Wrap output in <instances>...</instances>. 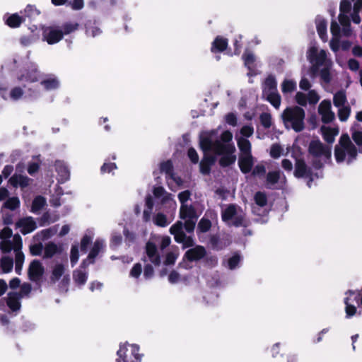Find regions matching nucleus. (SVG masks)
I'll list each match as a JSON object with an SVG mask.
<instances>
[{
    "label": "nucleus",
    "mask_w": 362,
    "mask_h": 362,
    "mask_svg": "<svg viewBox=\"0 0 362 362\" xmlns=\"http://www.w3.org/2000/svg\"><path fill=\"white\" fill-rule=\"evenodd\" d=\"M206 255V250L202 246H196L188 250L184 257L189 261H197L204 257Z\"/></svg>",
    "instance_id": "cd10ccee"
},
{
    "label": "nucleus",
    "mask_w": 362,
    "mask_h": 362,
    "mask_svg": "<svg viewBox=\"0 0 362 362\" xmlns=\"http://www.w3.org/2000/svg\"><path fill=\"white\" fill-rule=\"evenodd\" d=\"M30 179L27 176L14 174L9 179V183L14 187H20L24 188L29 185Z\"/></svg>",
    "instance_id": "f704fd0d"
},
{
    "label": "nucleus",
    "mask_w": 362,
    "mask_h": 362,
    "mask_svg": "<svg viewBox=\"0 0 362 362\" xmlns=\"http://www.w3.org/2000/svg\"><path fill=\"white\" fill-rule=\"evenodd\" d=\"M44 273V267L39 260L31 262L28 269L29 278L33 281H39Z\"/></svg>",
    "instance_id": "b1692460"
},
{
    "label": "nucleus",
    "mask_w": 362,
    "mask_h": 362,
    "mask_svg": "<svg viewBox=\"0 0 362 362\" xmlns=\"http://www.w3.org/2000/svg\"><path fill=\"white\" fill-rule=\"evenodd\" d=\"M334 157L338 163L350 164L356 159V148L347 134H342L335 146Z\"/></svg>",
    "instance_id": "0eeeda50"
},
{
    "label": "nucleus",
    "mask_w": 362,
    "mask_h": 362,
    "mask_svg": "<svg viewBox=\"0 0 362 362\" xmlns=\"http://www.w3.org/2000/svg\"><path fill=\"white\" fill-rule=\"evenodd\" d=\"M282 151L283 149L281 146L278 144H274L271 147L270 155L274 158H278L281 155Z\"/></svg>",
    "instance_id": "0e129e2a"
},
{
    "label": "nucleus",
    "mask_w": 362,
    "mask_h": 362,
    "mask_svg": "<svg viewBox=\"0 0 362 362\" xmlns=\"http://www.w3.org/2000/svg\"><path fill=\"white\" fill-rule=\"evenodd\" d=\"M22 16L32 19L39 15L40 12L33 6L28 5L23 12H21Z\"/></svg>",
    "instance_id": "8fccbe9b"
},
{
    "label": "nucleus",
    "mask_w": 362,
    "mask_h": 362,
    "mask_svg": "<svg viewBox=\"0 0 362 362\" xmlns=\"http://www.w3.org/2000/svg\"><path fill=\"white\" fill-rule=\"evenodd\" d=\"M78 23H66L62 26V30L64 35L70 34L78 28Z\"/></svg>",
    "instance_id": "6e6d98bb"
},
{
    "label": "nucleus",
    "mask_w": 362,
    "mask_h": 362,
    "mask_svg": "<svg viewBox=\"0 0 362 362\" xmlns=\"http://www.w3.org/2000/svg\"><path fill=\"white\" fill-rule=\"evenodd\" d=\"M315 24L317 31L322 41H327V21L321 16H317L315 18Z\"/></svg>",
    "instance_id": "2f4dec72"
},
{
    "label": "nucleus",
    "mask_w": 362,
    "mask_h": 362,
    "mask_svg": "<svg viewBox=\"0 0 362 362\" xmlns=\"http://www.w3.org/2000/svg\"><path fill=\"white\" fill-rule=\"evenodd\" d=\"M105 248V242L104 240L98 238L95 240L87 258L88 263L93 264L95 262L96 257L100 253L103 252Z\"/></svg>",
    "instance_id": "393cba45"
},
{
    "label": "nucleus",
    "mask_w": 362,
    "mask_h": 362,
    "mask_svg": "<svg viewBox=\"0 0 362 362\" xmlns=\"http://www.w3.org/2000/svg\"><path fill=\"white\" fill-rule=\"evenodd\" d=\"M282 118L286 129L300 132L305 128V111L301 107H287L282 113Z\"/></svg>",
    "instance_id": "6e6552de"
},
{
    "label": "nucleus",
    "mask_w": 362,
    "mask_h": 362,
    "mask_svg": "<svg viewBox=\"0 0 362 362\" xmlns=\"http://www.w3.org/2000/svg\"><path fill=\"white\" fill-rule=\"evenodd\" d=\"M178 250L177 248L172 249L166 254L164 264L166 265L173 264L178 257Z\"/></svg>",
    "instance_id": "3c124183"
},
{
    "label": "nucleus",
    "mask_w": 362,
    "mask_h": 362,
    "mask_svg": "<svg viewBox=\"0 0 362 362\" xmlns=\"http://www.w3.org/2000/svg\"><path fill=\"white\" fill-rule=\"evenodd\" d=\"M42 39L49 45H53L59 42L63 36L62 29L57 26H43Z\"/></svg>",
    "instance_id": "a211bd4d"
},
{
    "label": "nucleus",
    "mask_w": 362,
    "mask_h": 362,
    "mask_svg": "<svg viewBox=\"0 0 362 362\" xmlns=\"http://www.w3.org/2000/svg\"><path fill=\"white\" fill-rule=\"evenodd\" d=\"M58 226H54L53 227L42 230L41 233L43 238L47 239L56 234Z\"/></svg>",
    "instance_id": "338daca9"
},
{
    "label": "nucleus",
    "mask_w": 362,
    "mask_h": 362,
    "mask_svg": "<svg viewBox=\"0 0 362 362\" xmlns=\"http://www.w3.org/2000/svg\"><path fill=\"white\" fill-rule=\"evenodd\" d=\"M351 4L348 0H342L340 3L339 15V21L342 26V33L344 36L348 37L351 34L349 12L351 11Z\"/></svg>",
    "instance_id": "2eb2a0df"
},
{
    "label": "nucleus",
    "mask_w": 362,
    "mask_h": 362,
    "mask_svg": "<svg viewBox=\"0 0 362 362\" xmlns=\"http://www.w3.org/2000/svg\"><path fill=\"white\" fill-rule=\"evenodd\" d=\"M67 267V259L65 258L64 262H57L54 265L52 272L51 279L53 281H58L64 274Z\"/></svg>",
    "instance_id": "72a5a7b5"
},
{
    "label": "nucleus",
    "mask_w": 362,
    "mask_h": 362,
    "mask_svg": "<svg viewBox=\"0 0 362 362\" xmlns=\"http://www.w3.org/2000/svg\"><path fill=\"white\" fill-rule=\"evenodd\" d=\"M122 237L119 233H112L111 235L110 247H117L121 244Z\"/></svg>",
    "instance_id": "e2e57ef3"
},
{
    "label": "nucleus",
    "mask_w": 362,
    "mask_h": 362,
    "mask_svg": "<svg viewBox=\"0 0 362 362\" xmlns=\"http://www.w3.org/2000/svg\"><path fill=\"white\" fill-rule=\"evenodd\" d=\"M338 108V117L341 122H345L348 119L351 114V108L349 105H344Z\"/></svg>",
    "instance_id": "09e8293b"
},
{
    "label": "nucleus",
    "mask_w": 362,
    "mask_h": 362,
    "mask_svg": "<svg viewBox=\"0 0 362 362\" xmlns=\"http://www.w3.org/2000/svg\"><path fill=\"white\" fill-rule=\"evenodd\" d=\"M321 68L320 71L321 79L326 83H329L332 78L330 71L332 66H322Z\"/></svg>",
    "instance_id": "864d4df0"
},
{
    "label": "nucleus",
    "mask_w": 362,
    "mask_h": 362,
    "mask_svg": "<svg viewBox=\"0 0 362 362\" xmlns=\"http://www.w3.org/2000/svg\"><path fill=\"white\" fill-rule=\"evenodd\" d=\"M58 247L57 245L54 243H49L47 244L44 250V257H52L54 255H55L57 252Z\"/></svg>",
    "instance_id": "5fc2aeb1"
},
{
    "label": "nucleus",
    "mask_w": 362,
    "mask_h": 362,
    "mask_svg": "<svg viewBox=\"0 0 362 362\" xmlns=\"http://www.w3.org/2000/svg\"><path fill=\"white\" fill-rule=\"evenodd\" d=\"M21 296L18 293H9L7 296V305L12 312H18L20 310L21 305L20 303Z\"/></svg>",
    "instance_id": "473e14b6"
},
{
    "label": "nucleus",
    "mask_w": 362,
    "mask_h": 362,
    "mask_svg": "<svg viewBox=\"0 0 362 362\" xmlns=\"http://www.w3.org/2000/svg\"><path fill=\"white\" fill-rule=\"evenodd\" d=\"M309 153L313 157V166L320 169L323 164L331 158V149L324 145L320 140H313L308 147Z\"/></svg>",
    "instance_id": "9d476101"
},
{
    "label": "nucleus",
    "mask_w": 362,
    "mask_h": 362,
    "mask_svg": "<svg viewBox=\"0 0 362 362\" xmlns=\"http://www.w3.org/2000/svg\"><path fill=\"white\" fill-rule=\"evenodd\" d=\"M139 351V347L136 344H121L117 352L116 362H141L142 356Z\"/></svg>",
    "instance_id": "f8f14e48"
},
{
    "label": "nucleus",
    "mask_w": 362,
    "mask_h": 362,
    "mask_svg": "<svg viewBox=\"0 0 362 362\" xmlns=\"http://www.w3.org/2000/svg\"><path fill=\"white\" fill-rule=\"evenodd\" d=\"M321 132L323 139L327 143L332 144L334 142L335 136L339 134V129L337 127L322 126Z\"/></svg>",
    "instance_id": "c9c22d12"
},
{
    "label": "nucleus",
    "mask_w": 362,
    "mask_h": 362,
    "mask_svg": "<svg viewBox=\"0 0 362 362\" xmlns=\"http://www.w3.org/2000/svg\"><path fill=\"white\" fill-rule=\"evenodd\" d=\"M89 264L88 260H83L79 268L74 271L73 279L77 286H82L86 284L88 276L87 267Z\"/></svg>",
    "instance_id": "6ab92c4d"
},
{
    "label": "nucleus",
    "mask_w": 362,
    "mask_h": 362,
    "mask_svg": "<svg viewBox=\"0 0 362 362\" xmlns=\"http://www.w3.org/2000/svg\"><path fill=\"white\" fill-rule=\"evenodd\" d=\"M55 169L58 174V180L59 182L64 183L70 177V172L68 167L63 161L57 160L55 162Z\"/></svg>",
    "instance_id": "c85d7f7f"
},
{
    "label": "nucleus",
    "mask_w": 362,
    "mask_h": 362,
    "mask_svg": "<svg viewBox=\"0 0 362 362\" xmlns=\"http://www.w3.org/2000/svg\"><path fill=\"white\" fill-rule=\"evenodd\" d=\"M16 227L19 229L23 235H26L35 230L37 226L32 217H25L20 218L16 223Z\"/></svg>",
    "instance_id": "5701e85b"
},
{
    "label": "nucleus",
    "mask_w": 362,
    "mask_h": 362,
    "mask_svg": "<svg viewBox=\"0 0 362 362\" xmlns=\"http://www.w3.org/2000/svg\"><path fill=\"white\" fill-rule=\"evenodd\" d=\"M3 206L11 211L19 208L20 200L17 197H8L4 203Z\"/></svg>",
    "instance_id": "de8ad7c7"
},
{
    "label": "nucleus",
    "mask_w": 362,
    "mask_h": 362,
    "mask_svg": "<svg viewBox=\"0 0 362 362\" xmlns=\"http://www.w3.org/2000/svg\"><path fill=\"white\" fill-rule=\"evenodd\" d=\"M6 23L11 28H18L21 24L25 21L23 16H20L18 13H13L12 15H5L4 17Z\"/></svg>",
    "instance_id": "4c0bfd02"
},
{
    "label": "nucleus",
    "mask_w": 362,
    "mask_h": 362,
    "mask_svg": "<svg viewBox=\"0 0 362 362\" xmlns=\"http://www.w3.org/2000/svg\"><path fill=\"white\" fill-rule=\"evenodd\" d=\"M45 199L42 197H37L34 199L32 204V211L37 212L45 205Z\"/></svg>",
    "instance_id": "603ef678"
},
{
    "label": "nucleus",
    "mask_w": 362,
    "mask_h": 362,
    "mask_svg": "<svg viewBox=\"0 0 362 362\" xmlns=\"http://www.w3.org/2000/svg\"><path fill=\"white\" fill-rule=\"evenodd\" d=\"M362 9V0H356L354 4L353 12L351 14V20L354 23L358 24L361 22L359 13Z\"/></svg>",
    "instance_id": "c03bdc74"
},
{
    "label": "nucleus",
    "mask_w": 362,
    "mask_h": 362,
    "mask_svg": "<svg viewBox=\"0 0 362 362\" xmlns=\"http://www.w3.org/2000/svg\"><path fill=\"white\" fill-rule=\"evenodd\" d=\"M346 297L344 298L346 304V314L347 317H350L356 313V308L354 303L358 306H362V288L357 291H349L346 293Z\"/></svg>",
    "instance_id": "dca6fc26"
},
{
    "label": "nucleus",
    "mask_w": 362,
    "mask_h": 362,
    "mask_svg": "<svg viewBox=\"0 0 362 362\" xmlns=\"http://www.w3.org/2000/svg\"><path fill=\"white\" fill-rule=\"evenodd\" d=\"M281 87L283 94L286 96L296 90L297 84L295 81L286 78L282 82Z\"/></svg>",
    "instance_id": "a19ab883"
},
{
    "label": "nucleus",
    "mask_w": 362,
    "mask_h": 362,
    "mask_svg": "<svg viewBox=\"0 0 362 362\" xmlns=\"http://www.w3.org/2000/svg\"><path fill=\"white\" fill-rule=\"evenodd\" d=\"M352 138L358 146L359 152L362 153V132L358 131L355 127L352 128Z\"/></svg>",
    "instance_id": "4d7b16f0"
},
{
    "label": "nucleus",
    "mask_w": 362,
    "mask_h": 362,
    "mask_svg": "<svg viewBox=\"0 0 362 362\" xmlns=\"http://www.w3.org/2000/svg\"><path fill=\"white\" fill-rule=\"evenodd\" d=\"M255 205L252 207L254 214L263 216L267 213V199L264 193L258 192L255 195Z\"/></svg>",
    "instance_id": "4be33fe9"
},
{
    "label": "nucleus",
    "mask_w": 362,
    "mask_h": 362,
    "mask_svg": "<svg viewBox=\"0 0 362 362\" xmlns=\"http://www.w3.org/2000/svg\"><path fill=\"white\" fill-rule=\"evenodd\" d=\"M221 218L228 226H246L248 223L245 212L240 206L235 204L222 206Z\"/></svg>",
    "instance_id": "1a4fd4ad"
},
{
    "label": "nucleus",
    "mask_w": 362,
    "mask_h": 362,
    "mask_svg": "<svg viewBox=\"0 0 362 362\" xmlns=\"http://www.w3.org/2000/svg\"><path fill=\"white\" fill-rule=\"evenodd\" d=\"M267 182L270 187L276 184H284L286 182V177L279 170L269 172L267 176Z\"/></svg>",
    "instance_id": "7c9ffc66"
},
{
    "label": "nucleus",
    "mask_w": 362,
    "mask_h": 362,
    "mask_svg": "<svg viewBox=\"0 0 362 362\" xmlns=\"http://www.w3.org/2000/svg\"><path fill=\"white\" fill-rule=\"evenodd\" d=\"M187 156L192 163L196 164L199 162V156L194 148H190L188 149Z\"/></svg>",
    "instance_id": "774afa93"
},
{
    "label": "nucleus",
    "mask_w": 362,
    "mask_h": 362,
    "mask_svg": "<svg viewBox=\"0 0 362 362\" xmlns=\"http://www.w3.org/2000/svg\"><path fill=\"white\" fill-rule=\"evenodd\" d=\"M238 146L241 151V156L251 155V144L244 137L236 136Z\"/></svg>",
    "instance_id": "58836bf2"
},
{
    "label": "nucleus",
    "mask_w": 362,
    "mask_h": 362,
    "mask_svg": "<svg viewBox=\"0 0 362 362\" xmlns=\"http://www.w3.org/2000/svg\"><path fill=\"white\" fill-rule=\"evenodd\" d=\"M211 226V221L206 218H202L199 224H198V230L201 232H206L208 231Z\"/></svg>",
    "instance_id": "bf43d9fd"
},
{
    "label": "nucleus",
    "mask_w": 362,
    "mask_h": 362,
    "mask_svg": "<svg viewBox=\"0 0 362 362\" xmlns=\"http://www.w3.org/2000/svg\"><path fill=\"white\" fill-rule=\"evenodd\" d=\"M40 78V74L37 65L30 63L17 76L18 81L21 83L23 86H15L8 90L6 87L0 85V95L5 100H37L41 96L40 86L31 84L38 81Z\"/></svg>",
    "instance_id": "7ed1b4c3"
},
{
    "label": "nucleus",
    "mask_w": 362,
    "mask_h": 362,
    "mask_svg": "<svg viewBox=\"0 0 362 362\" xmlns=\"http://www.w3.org/2000/svg\"><path fill=\"white\" fill-rule=\"evenodd\" d=\"M294 175L297 177L309 178L308 182V185L309 187H310V183L315 179V177H319L317 173L314 174L312 171V169L308 167L305 161L301 158L296 159V168Z\"/></svg>",
    "instance_id": "f3484780"
},
{
    "label": "nucleus",
    "mask_w": 362,
    "mask_h": 362,
    "mask_svg": "<svg viewBox=\"0 0 362 362\" xmlns=\"http://www.w3.org/2000/svg\"><path fill=\"white\" fill-rule=\"evenodd\" d=\"M153 192L158 202V209L164 210L170 214L171 216H173L177 209V204L172 195L168 193L162 187H155ZM173 218V217L168 220L165 215L159 212L153 217V221L158 226L165 227L171 222Z\"/></svg>",
    "instance_id": "39448f33"
},
{
    "label": "nucleus",
    "mask_w": 362,
    "mask_h": 362,
    "mask_svg": "<svg viewBox=\"0 0 362 362\" xmlns=\"http://www.w3.org/2000/svg\"><path fill=\"white\" fill-rule=\"evenodd\" d=\"M253 160L252 155L240 156L238 164L243 173H247L250 172L254 163Z\"/></svg>",
    "instance_id": "e433bc0d"
},
{
    "label": "nucleus",
    "mask_w": 362,
    "mask_h": 362,
    "mask_svg": "<svg viewBox=\"0 0 362 362\" xmlns=\"http://www.w3.org/2000/svg\"><path fill=\"white\" fill-rule=\"evenodd\" d=\"M262 94L275 108H279L281 96L277 90L276 80L273 75H269L265 78L262 84Z\"/></svg>",
    "instance_id": "9b49d317"
},
{
    "label": "nucleus",
    "mask_w": 362,
    "mask_h": 362,
    "mask_svg": "<svg viewBox=\"0 0 362 362\" xmlns=\"http://www.w3.org/2000/svg\"><path fill=\"white\" fill-rule=\"evenodd\" d=\"M146 209L144 211L143 218L145 221H148L151 219V213L153 208V202L151 195L146 198Z\"/></svg>",
    "instance_id": "a18cd8bd"
},
{
    "label": "nucleus",
    "mask_w": 362,
    "mask_h": 362,
    "mask_svg": "<svg viewBox=\"0 0 362 362\" xmlns=\"http://www.w3.org/2000/svg\"><path fill=\"white\" fill-rule=\"evenodd\" d=\"M200 146L204 152V157L200 162V172L208 175L216 157H220L221 166H228L235 163V147L233 142V134L230 131L219 133V129L204 133L200 137Z\"/></svg>",
    "instance_id": "f257e3e1"
},
{
    "label": "nucleus",
    "mask_w": 362,
    "mask_h": 362,
    "mask_svg": "<svg viewBox=\"0 0 362 362\" xmlns=\"http://www.w3.org/2000/svg\"><path fill=\"white\" fill-rule=\"evenodd\" d=\"M243 59L245 66L249 69L248 76H253L256 74L255 69L257 66L256 59L254 54L250 51H246L243 55Z\"/></svg>",
    "instance_id": "c756f323"
},
{
    "label": "nucleus",
    "mask_w": 362,
    "mask_h": 362,
    "mask_svg": "<svg viewBox=\"0 0 362 362\" xmlns=\"http://www.w3.org/2000/svg\"><path fill=\"white\" fill-rule=\"evenodd\" d=\"M78 258V247L77 245H73L71 250L70 256V260L72 267H74L77 263Z\"/></svg>",
    "instance_id": "13d9d810"
},
{
    "label": "nucleus",
    "mask_w": 362,
    "mask_h": 362,
    "mask_svg": "<svg viewBox=\"0 0 362 362\" xmlns=\"http://www.w3.org/2000/svg\"><path fill=\"white\" fill-rule=\"evenodd\" d=\"M36 86H40V90L42 92L41 88L42 87L44 90L50 91L54 90L59 88L60 82L58 78L54 75H49L43 78L40 84H37Z\"/></svg>",
    "instance_id": "a878e982"
},
{
    "label": "nucleus",
    "mask_w": 362,
    "mask_h": 362,
    "mask_svg": "<svg viewBox=\"0 0 362 362\" xmlns=\"http://www.w3.org/2000/svg\"><path fill=\"white\" fill-rule=\"evenodd\" d=\"M330 30L332 35V38L329 42L331 49L335 53L340 48L343 50H348L351 44L348 40L340 41V36L344 35L342 33V28L341 29L337 21H333L332 22Z\"/></svg>",
    "instance_id": "ddd939ff"
},
{
    "label": "nucleus",
    "mask_w": 362,
    "mask_h": 362,
    "mask_svg": "<svg viewBox=\"0 0 362 362\" xmlns=\"http://www.w3.org/2000/svg\"><path fill=\"white\" fill-rule=\"evenodd\" d=\"M333 103L336 107L349 105L347 103L346 95L344 91L339 90L334 95Z\"/></svg>",
    "instance_id": "37998d69"
},
{
    "label": "nucleus",
    "mask_w": 362,
    "mask_h": 362,
    "mask_svg": "<svg viewBox=\"0 0 362 362\" xmlns=\"http://www.w3.org/2000/svg\"><path fill=\"white\" fill-rule=\"evenodd\" d=\"M254 132V128L252 125H245L240 129V134L242 137H250Z\"/></svg>",
    "instance_id": "69168bd1"
},
{
    "label": "nucleus",
    "mask_w": 362,
    "mask_h": 362,
    "mask_svg": "<svg viewBox=\"0 0 362 362\" xmlns=\"http://www.w3.org/2000/svg\"><path fill=\"white\" fill-rule=\"evenodd\" d=\"M160 170L162 173H165L168 180H172L178 185L182 184V180L173 173V163L170 160L161 163ZM168 182H169V181Z\"/></svg>",
    "instance_id": "bb28decb"
},
{
    "label": "nucleus",
    "mask_w": 362,
    "mask_h": 362,
    "mask_svg": "<svg viewBox=\"0 0 362 362\" xmlns=\"http://www.w3.org/2000/svg\"><path fill=\"white\" fill-rule=\"evenodd\" d=\"M94 230L93 229H88L86 230L83 237L81 241V251L86 252L90 242L92 241L94 236Z\"/></svg>",
    "instance_id": "79ce46f5"
},
{
    "label": "nucleus",
    "mask_w": 362,
    "mask_h": 362,
    "mask_svg": "<svg viewBox=\"0 0 362 362\" xmlns=\"http://www.w3.org/2000/svg\"><path fill=\"white\" fill-rule=\"evenodd\" d=\"M307 57L313 66L317 68L332 66V62L327 58V52L324 49L318 50L317 47H311L308 51Z\"/></svg>",
    "instance_id": "4468645a"
},
{
    "label": "nucleus",
    "mask_w": 362,
    "mask_h": 362,
    "mask_svg": "<svg viewBox=\"0 0 362 362\" xmlns=\"http://www.w3.org/2000/svg\"><path fill=\"white\" fill-rule=\"evenodd\" d=\"M142 272V265L140 263H136L134 265L130 271L129 275L132 278L138 279Z\"/></svg>",
    "instance_id": "680f3d73"
},
{
    "label": "nucleus",
    "mask_w": 362,
    "mask_h": 362,
    "mask_svg": "<svg viewBox=\"0 0 362 362\" xmlns=\"http://www.w3.org/2000/svg\"><path fill=\"white\" fill-rule=\"evenodd\" d=\"M295 98L298 105L306 106L308 103L313 105L317 103L320 96L315 90H312L307 95L302 92H298L296 94Z\"/></svg>",
    "instance_id": "412c9836"
},
{
    "label": "nucleus",
    "mask_w": 362,
    "mask_h": 362,
    "mask_svg": "<svg viewBox=\"0 0 362 362\" xmlns=\"http://www.w3.org/2000/svg\"><path fill=\"white\" fill-rule=\"evenodd\" d=\"M228 45L227 39L218 36L212 43L211 52L214 53L221 52L225 50Z\"/></svg>",
    "instance_id": "ea45409f"
},
{
    "label": "nucleus",
    "mask_w": 362,
    "mask_h": 362,
    "mask_svg": "<svg viewBox=\"0 0 362 362\" xmlns=\"http://www.w3.org/2000/svg\"><path fill=\"white\" fill-rule=\"evenodd\" d=\"M180 217L185 221V224L180 221H177L170 227V232L177 243H182L185 247H190L192 245V240L185 235L184 228L188 233L194 230L197 218L194 208L189 204H181Z\"/></svg>",
    "instance_id": "20e7f679"
},
{
    "label": "nucleus",
    "mask_w": 362,
    "mask_h": 362,
    "mask_svg": "<svg viewBox=\"0 0 362 362\" xmlns=\"http://www.w3.org/2000/svg\"><path fill=\"white\" fill-rule=\"evenodd\" d=\"M318 112L324 123H329L335 118V115L332 110V104L330 100H322L318 107Z\"/></svg>",
    "instance_id": "aec40b11"
},
{
    "label": "nucleus",
    "mask_w": 362,
    "mask_h": 362,
    "mask_svg": "<svg viewBox=\"0 0 362 362\" xmlns=\"http://www.w3.org/2000/svg\"><path fill=\"white\" fill-rule=\"evenodd\" d=\"M22 247L23 242L20 235H13L12 230L8 227L0 231V250L3 254L0 259L1 274L12 272L14 264L16 274H21L25 262Z\"/></svg>",
    "instance_id": "f03ea898"
},
{
    "label": "nucleus",
    "mask_w": 362,
    "mask_h": 362,
    "mask_svg": "<svg viewBox=\"0 0 362 362\" xmlns=\"http://www.w3.org/2000/svg\"><path fill=\"white\" fill-rule=\"evenodd\" d=\"M242 261L241 256L235 253L226 260V267L230 269H235L238 267Z\"/></svg>",
    "instance_id": "49530a36"
},
{
    "label": "nucleus",
    "mask_w": 362,
    "mask_h": 362,
    "mask_svg": "<svg viewBox=\"0 0 362 362\" xmlns=\"http://www.w3.org/2000/svg\"><path fill=\"white\" fill-rule=\"evenodd\" d=\"M260 122L263 127L269 128L272 126V117L267 112H264L260 115Z\"/></svg>",
    "instance_id": "052dcab7"
},
{
    "label": "nucleus",
    "mask_w": 362,
    "mask_h": 362,
    "mask_svg": "<svg viewBox=\"0 0 362 362\" xmlns=\"http://www.w3.org/2000/svg\"><path fill=\"white\" fill-rule=\"evenodd\" d=\"M168 236L154 235L150 238L146 245V255L142 259L146 262L149 261L155 266L160 263V250H163L170 244Z\"/></svg>",
    "instance_id": "423d86ee"
}]
</instances>
